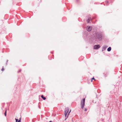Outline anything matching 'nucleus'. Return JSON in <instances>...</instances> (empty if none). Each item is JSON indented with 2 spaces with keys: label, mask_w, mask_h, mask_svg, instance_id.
Instances as JSON below:
<instances>
[{
  "label": "nucleus",
  "mask_w": 122,
  "mask_h": 122,
  "mask_svg": "<svg viewBox=\"0 0 122 122\" xmlns=\"http://www.w3.org/2000/svg\"><path fill=\"white\" fill-rule=\"evenodd\" d=\"M95 35L97 39L100 40L102 39V36L101 34L98 32L96 33H95Z\"/></svg>",
  "instance_id": "1"
},
{
  "label": "nucleus",
  "mask_w": 122,
  "mask_h": 122,
  "mask_svg": "<svg viewBox=\"0 0 122 122\" xmlns=\"http://www.w3.org/2000/svg\"><path fill=\"white\" fill-rule=\"evenodd\" d=\"M85 98H84L81 101V109H83L84 107L85 104Z\"/></svg>",
  "instance_id": "2"
},
{
  "label": "nucleus",
  "mask_w": 122,
  "mask_h": 122,
  "mask_svg": "<svg viewBox=\"0 0 122 122\" xmlns=\"http://www.w3.org/2000/svg\"><path fill=\"white\" fill-rule=\"evenodd\" d=\"M100 47V46L98 45H95L94 46V48L95 49H97Z\"/></svg>",
  "instance_id": "3"
},
{
  "label": "nucleus",
  "mask_w": 122,
  "mask_h": 122,
  "mask_svg": "<svg viewBox=\"0 0 122 122\" xmlns=\"http://www.w3.org/2000/svg\"><path fill=\"white\" fill-rule=\"evenodd\" d=\"M86 29L88 31H90L92 29V26H87L86 28Z\"/></svg>",
  "instance_id": "4"
},
{
  "label": "nucleus",
  "mask_w": 122,
  "mask_h": 122,
  "mask_svg": "<svg viewBox=\"0 0 122 122\" xmlns=\"http://www.w3.org/2000/svg\"><path fill=\"white\" fill-rule=\"evenodd\" d=\"M69 110V108L68 107L65 108V110L64 113H67Z\"/></svg>",
  "instance_id": "5"
},
{
  "label": "nucleus",
  "mask_w": 122,
  "mask_h": 122,
  "mask_svg": "<svg viewBox=\"0 0 122 122\" xmlns=\"http://www.w3.org/2000/svg\"><path fill=\"white\" fill-rule=\"evenodd\" d=\"M107 46L106 45L104 46L103 47L102 49V51H104L107 48Z\"/></svg>",
  "instance_id": "6"
},
{
  "label": "nucleus",
  "mask_w": 122,
  "mask_h": 122,
  "mask_svg": "<svg viewBox=\"0 0 122 122\" xmlns=\"http://www.w3.org/2000/svg\"><path fill=\"white\" fill-rule=\"evenodd\" d=\"M91 18H89L87 20V22L88 23H90V21H91Z\"/></svg>",
  "instance_id": "7"
},
{
  "label": "nucleus",
  "mask_w": 122,
  "mask_h": 122,
  "mask_svg": "<svg viewBox=\"0 0 122 122\" xmlns=\"http://www.w3.org/2000/svg\"><path fill=\"white\" fill-rule=\"evenodd\" d=\"M15 120L16 121V122H21L20 119H19V120H18V119H17L16 118H15Z\"/></svg>",
  "instance_id": "8"
},
{
  "label": "nucleus",
  "mask_w": 122,
  "mask_h": 122,
  "mask_svg": "<svg viewBox=\"0 0 122 122\" xmlns=\"http://www.w3.org/2000/svg\"><path fill=\"white\" fill-rule=\"evenodd\" d=\"M111 48L110 47H109L107 49V51H111Z\"/></svg>",
  "instance_id": "9"
},
{
  "label": "nucleus",
  "mask_w": 122,
  "mask_h": 122,
  "mask_svg": "<svg viewBox=\"0 0 122 122\" xmlns=\"http://www.w3.org/2000/svg\"><path fill=\"white\" fill-rule=\"evenodd\" d=\"M41 97L44 100H45L46 99V97H44L43 96V95H41Z\"/></svg>",
  "instance_id": "10"
},
{
  "label": "nucleus",
  "mask_w": 122,
  "mask_h": 122,
  "mask_svg": "<svg viewBox=\"0 0 122 122\" xmlns=\"http://www.w3.org/2000/svg\"><path fill=\"white\" fill-rule=\"evenodd\" d=\"M6 110L5 112V114H5V116H6Z\"/></svg>",
  "instance_id": "11"
},
{
  "label": "nucleus",
  "mask_w": 122,
  "mask_h": 122,
  "mask_svg": "<svg viewBox=\"0 0 122 122\" xmlns=\"http://www.w3.org/2000/svg\"><path fill=\"white\" fill-rule=\"evenodd\" d=\"M93 79H94V80H95V79L94 78V77H93V78H92V80H91V81H92V80Z\"/></svg>",
  "instance_id": "12"
},
{
  "label": "nucleus",
  "mask_w": 122,
  "mask_h": 122,
  "mask_svg": "<svg viewBox=\"0 0 122 122\" xmlns=\"http://www.w3.org/2000/svg\"><path fill=\"white\" fill-rule=\"evenodd\" d=\"M64 114H65V117H66V115L67 114V113H66H66H64Z\"/></svg>",
  "instance_id": "13"
},
{
  "label": "nucleus",
  "mask_w": 122,
  "mask_h": 122,
  "mask_svg": "<svg viewBox=\"0 0 122 122\" xmlns=\"http://www.w3.org/2000/svg\"><path fill=\"white\" fill-rule=\"evenodd\" d=\"M71 110L69 112V113H68V116L69 115V113H70V112H71Z\"/></svg>",
  "instance_id": "14"
},
{
  "label": "nucleus",
  "mask_w": 122,
  "mask_h": 122,
  "mask_svg": "<svg viewBox=\"0 0 122 122\" xmlns=\"http://www.w3.org/2000/svg\"><path fill=\"white\" fill-rule=\"evenodd\" d=\"M87 111V109L86 108H85V111Z\"/></svg>",
  "instance_id": "15"
},
{
  "label": "nucleus",
  "mask_w": 122,
  "mask_h": 122,
  "mask_svg": "<svg viewBox=\"0 0 122 122\" xmlns=\"http://www.w3.org/2000/svg\"><path fill=\"white\" fill-rule=\"evenodd\" d=\"M68 116H67V117L65 119V120H66V119H67V118H68Z\"/></svg>",
  "instance_id": "16"
},
{
  "label": "nucleus",
  "mask_w": 122,
  "mask_h": 122,
  "mask_svg": "<svg viewBox=\"0 0 122 122\" xmlns=\"http://www.w3.org/2000/svg\"><path fill=\"white\" fill-rule=\"evenodd\" d=\"M4 70V69L3 68H2V71H3Z\"/></svg>",
  "instance_id": "17"
},
{
  "label": "nucleus",
  "mask_w": 122,
  "mask_h": 122,
  "mask_svg": "<svg viewBox=\"0 0 122 122\" xmlns=\"http://www.w3.org/2000/svg\"><path fill=\"white\" fill-rule=\"evenodd\" d=\"M19 119H20V121L21 120V117L19 118Z\"/></svg>",
  "instance_id": "18"
},
{
  "label": "nucleus",
  "mask_w": 122,
  "mask_h": 122,
  "mask_svg": "<svg viewBox=\"0 0 122 122\" xmlns=\"http://www.w3.org/2000/svg\"><path fill=\"white\" fill-rule=\"evenodd\" d=\"M52 122V121H50V122Z\"/></svg>",
  "instance_id": "19"
},
{
  "label": "nucleus",
  "mask_w": 122,
  "mask_h": 122,
  "mask_svg": "<svg viewBox=\"0 0 122 122\" xmlns=\"http://www.w3.org/2000/svg\"><path fill=\"white\" fill-rule=\"evenodd\" d=\"M8 60H7V62H8Z\"/></svg>",
  "instance_id": "20"
}]
</instances>
